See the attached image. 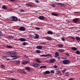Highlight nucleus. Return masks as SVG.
<instances>
[{
  "label": "nucleus",
  "instance_id": "obj_1",
  "mask_svg": "<svg viewBox=\"0 0 80 80\" xmlns=\"http://www.w3.org/2000/svg\"><path fill=\"white\" fill-rule=\"evenodd\" d=\"M9 19L11 21H18V18H17V17H15V16H12L9 18Z\"/></svg>",
  "mask_w": 80,
  "mask_h": 80
},
{
  "label": "nucleus",
  "instance_id": "obj_2",
  "mask_svg": "<svg viewBox=\"0 0 80 80\" xmlns=\"http://www.w3.org/2000/svg\"><path fill=\"white\" fill-rule=\"evenodd\" d=\"M16 54H17V53L14 52H8L6 54L8 56L12 54H13L14 55Z\"/></svg>",
  "mask_w": 80,
  "mask_h": 80
},
{
  "label": "nucleus",
  "instance_id": "obj_3",
  "mask_svg": "<svg viewBox=\"0 0 80 80\" xmlns=\"http://www.w3.org/2000/svg\"><path fill=\"white\" fill-rule=\"evenodd\" d=\"M70 62L68 60H65L62 61V63L65 65H67L70 63Z\"/></svg>",
  "mask_w": 80,
  "mask_h": 80
},
{
  "label": "nucleus",
  "instance_id": "obj_4",
  "mask_svg": "<svg viewBox=\"0 0 80 80\" xmlns=\"http://www.w3.org/2000/svg\"><path fill=\"white\" fill-rule=\"evenodd\" d=\"M26 29L24 27H23V26H21L20 27L19 29V30L20 31H25Z\"/></svg>",
  "mask_w": 80,
  "mask_h": 80
},
{
  "label": "nucleus",
  "instance_id": "obj_5",
  "mask_svg": "<svg viewBox=\"0 0 80 80\" xmlns=\"http://www.w3.org/2000/svg\"><path fill=\"white\" fill-rule=\"evenodd\" d=\"M32 65L33 67H38L40 66V65L39 64L35 63H33L32 64Z\"/></svg>",
  "mask_w": 80,
  "mask_h": 80
},
{
  "label": "nucleus",
  "instance_id": "obj_6",
  "mask_svg": "<svg viewBox=\"0 0 80 80\" xmlns=\"http://www.w3.org/2000/svg\"><path fill=\"white\" fill-rule=\"evenodd\" d=\"M79 19V18H75V19H73L72 21L74 23H76L78 22Z\"/></svg>",
  "mask_w": 80,
  "mask_h": 80
},
{
  "label": "nucleus",
  "instance_id": "obj_7",
  "mask_svg": "<svg viewBox=\"0 0 80 80\" xmlns=\"http://www.w3.org/2000/svg\"><path fill=\"white\" fill-rule=\"evenodd\" d=\"M55 3L57 5H60L62 7H65V4H64V3H58V2H55Z\"/></svg>",
  "mask_w": 80,
  "mask_h": 80
},
{
  "label": "nucleus",
  "instance_id": "obj_8",
  "mask_svg": "<svg viewBox=\"0 0 80 80\" xmlns=\"http://www.w3.org/2000/svg\"><path fill=\"white\" fill-rule=\"evenodd\" d=\"M38 18L40 20H43L45 19V18L44 16H39Z\"/></svg>",
  "mask_w": 80,
  "mask_h": 80
},
{
  "label": "nucleus",
  "instance_id": "obj_9",
  "mask_svg": "<svg viewBox=\"0 0 80 80\" xmlns=\"http://www.w3.org/2000/svg\"><path fill=\"white\" fill-rule=\"evenodd\" d=\"M49 56H52V55L50 54H48V55H41L40 56L41 57H49Z\"/></svg>",
  "mask_w": 80,
  "mask_h": 80
},
{
  "label": "nucleus",
  "instance_id": "obj_10",
  "mask_svg": "<svg viewBox=\"0 0 80 80\" xmlns=\"http://www.w3.org/2000/svg\"><path fill=\"white\" fill-rule=\"evenodd\" d=\"M56 61V60L54 59H51L50 60V61H49V62L51 63H53L54 62H55Z\"/></svg>",
  "mask_w": 80,
  "mask_h": 80
},
{
  "label": "nucleus",
  "instance_id": "obj_11",
  "mask_svg": "<svg viewBox=\"0 0 80 80\" xmlns=\"http://www.w3.org/2000/svg\"><path fill=\"white\" fill-rule=\"evenodd\" d=\"M59 56V54L58 52H56L55 53V55H54V57L56 58H57Z\"/></svg>",
  "mask_w": 80,
  "mask_h": 80
},
{
  "label": "nucleus",
  "instance_id": "obj_12",
  "mask_svg": "<svg viewBox=\"0 0 80 80\" xmlns=\"http://www.w3.org/2000/svg\"><path fill=\"white\" fill-rule=\"evenodd\" d=\"M50 73V72L48 71H47L44 72V75H46L47 74H49Z\"/></svg>",
  "mask_w": 80,
  "mask_h": 80
},
{
  "label": "nucleus",
  "instance_id": "obj_13",
  "mask_svg": "<svg viewBox=\"0 0 80 80\" xmlns=\"http://www.w3.org/2000/svg\"><path fill=\"white\" fill-rule=\"evenodd\" d=\"M19 41H20L21 42H24L26 41V39L23 38H21L19 39Z\"/></svg>",
  "mask_w": 80,
  "mask_h": 80
},
{
  "label": "nucleus",
  "instance_id": "obj_14",
  "mask_svg": "<svg viewBox=\"0 0 80 80\" xmlns=\"http://www.w3.org/2000/svg\"><path fill=\"white\" fill-rule=\"evenodd\" d=\"M47 33L48 34L52 35L53 34V32L51 31H48Z\"/></svg>",
  "mask_w": 80,
  "mask_h": 80
},
{
  "label": "nucleus",
  "instance_id": "obj_15",
  "mask_svg": "<svg viewBox=\"0 0 80 80\" xmlns=\"http://www.w3.org/2000/svg\"><path fill=\"white\" fill-rule=\"evenodd\" d=\"M31 68H30L29 67H26L25 68V69L26 70H28V71H30L31 70Z\"/></svg>",
  "mask_w": 80,
  "mask_h": 80
},
{
  "label": "nucleus",
  "instance_id": "obj_16",
  "mask_svg": "<svg viewBox=\"0 0 80 80\" xmlns=\"http://www.w3.org/2000/svg\"><path fill=\"white\" fill-rule=\"evenodd\" d=\"M71 49L72 50L74 51H76L78 50V49L77 48L75 47H72V48H71Z\"/></svg>",
  "mask_w": 80,
  "mask_h": 80
},
{
  "label": "nucleus",
  "instance_id": "obj_17",
  "mask_svg": "<svg viewBox=\"0 0 80 80\" xmlns=\"http://www.w3.org/2000/svg\"><path fill=\"white\" fill-rule=\"evenodd\" d=\"M36 61L38 63H41L42 62L40 61L38 58H37L36 60Z\"/></svg>",
  "mask_w": 80,
  "mask_h": 80
},
{
  "label": "nucleus",
  "instance_id": "obj_18",
  "mask_svg": "<svg viewBox=\"0 0 80 80\" xmlns=\"http://www.w3.org/2000/svg\"><path fill=\"white\" fill-rule=\"evenodd\" d=\"M42 48V46H38L37 47V48L39 49H41Z\"/></svg>",
  "mask_w": 80,
  "mask_h": 80
},
{
  "label": "nucleus",
  "instance_id": "obj_19",
  "mask_svg": "<svg viewBox=\"0 0 80 80\" xmlns=\"http://www.w3.org/2000/svg\"><path fill=\"white\" fill-rule=\"evenodd\" d=\"M75 53L77 54V55H80V52L79 50H77L75 52Z\"/></svg>",
  "mask_w": 80,
  "mask_h": 80
},
{
  "label": "nucleus",
  "instance_id": "obj_20",
  "mask_svg": "<svg viewBox=\"0 0 80 80\" xmlns=\"http://www.w3.org/2000/svg\"><path fill=\"white\" fill-rule=\"evenodd\" d=\"M65 51L63 50V49H58V52H64Z\"/></svg>",
  "mask_w": 80,
  "mask_h": 80
},
{
  "label": "nucleus",
  "instance_id": "obj_21",
  "mask_svg": "<svg viewBox=\"0 0 80 80\" xmlns=\"http://www.w3.org/2000/svg\"><path fill=\"white\" fill-rule=\"evenodd\" d=\"M75 39L78 41H80V38L79 37H76Z\"/></svg>",
  "mask_w": 80,
  "mask_h": 80
},
{
  "label": "nucleus",
  "instance_id": "obj_22",
  "mask_svg": "<svg viewBox=\"0 0 80 80\" xmlns=\"http://www.w3.org/2000/svg\"><path fill=\"white\" fill-rule=\"evenodd\" d=\"M51 14L54 16H58V14H55V13H53L52 12L51 13Z\"/></svg>",
  "mask_w": 80,
  "mask_h": 80
},
{
  "label": "nucleus",
  "instance_id": "obj_23",
  "mask_svg": "<svg viewBox=\"0 0 80 80\" xmlns=\"http://www.w3.org/2000/svg\"><path fill=\"white\" fill-rule=\"evenodd\" d=\"M58 47L61 48H62L63 47V45L62 44H59L58 45Z\"/></svg>",
  "mask_w": 80,
  "mask_h": 80
},
{
  "label": "nucleus",
  "instance_id": "obj_24",
  "mask_svg": "<svg viewBox=\"0 0 80 80\" xmlns=\"http://www.w3.org/2000/svg\"><path fill=\"white\" fill-rule=\"evenodd\" d=\"M35 34L36 35L35 37V39H38L39 38V36L38 35V34Z\"/></svg>",
  "mask_w": 80,
  "mask_h": 80
},
{
  "label": "nucleus",
  "instance_id": "obj_25",
  "mask_svg": "<svg viewBox=\"0 0 80 80\" xmlns=\"http://www.w3.org/2000/svg\"><path fill=\"white\" fill-rule=\"evenodd\" d=\"M28 63H29V62L28 61H26L25 62H22V63L23 64L26 65Z\"/></svg>",
  "mask_w": 80,
  "mask_h": 80
},
{
  "label": "nucleus",
  "instance_id": "obj_26",
  "mask_svg": "<svg viewBox=\"0 0 80 80\" xmlns=\"http://www.w3.org/2000/svg\"><path fill=\"white\" fill-rule=\"evenodd\" d=\"M2 8L4 9H7V8L5 5H3L2 7Z\"/></svg>",
  "mask_w": 80,
  "mask_h": 80
},
{
  "label": "nucleus",
  "instance_id": "obj_27",
  "mask_svg": "<svg viewBox=\"0 0 80 80\" xmlns=\"http://www.w3.org/2000/svg\"><path fill=\"white\" fill-rule=\"evenodd\" d=\"M47 68V67L45 66H42L40 67V68L41 69L42 68Z\"/></svg>",
  "mask_w": 80,
  "mask_h": 80
},
{
  "label": "nucleus",
  "instance_id": "obj_28",
  "mask_svg": "<svg viewBox=\"0 0 80 80\" xmlns=\"http://www.w3.org/2000/svg\"><path fill=\"white\" fill-rule=\"evenodd\" d=\"M7 47L9 48H12V47L11 46H7Z\"/></svg>",
  "mask_w": 80,
  "mask_h": 80
},
{
  "label": "nucleus",
  "instance_id": "obj_29",
  "mask_svg": "<svg viewBox=\"0 0 80 80\" xmlns=\"http://www.w3.org/2000/svg\"><path fill=\"white\" fill-rule=\"evenodd\" d=\"M48 38H46V39H47V40H51V38H50V37H47Z\"/></svg>",
  "mask_w": 80,
  "mask_h": 80
},
{
  "label": "nucleus",
  "instance_id": "obj_30",
  "mask_svg": "<svg viewBox=\"0 0 80 80\" xmlns=\"http://www.w3.org/2000/svg\"><path fill=\"white\" fill-rule=\"evenodd\" d=\"M70 38L72 39V40H73V41H74L75 40V38H73V37H72V36H69Z\"/></svg>",
  "mask_w": 80,
  "mask_h": 80
},
{
  "label": "nucleus",
  "instance_id": "obj_31",
  "mask_svg": "<svg viewBox=\"0 0 80 80\" xmlns=\"http://www.w3.org/2000/svg\"><path fill=\"white\" fill-rule=\"evenodd\" d=\"M36 53H41V51L40 50H36Z\"/></svg>",
  "mask_w": 80,
  "mask_h": 80
},
{
  "label": "nucleus",
  "instance_id": "obj_32",
  "mask_svg": "<svg viewBox=\"0 0 80 80\" xmlns=\"http://www.w3.org/2000/svg\"><path fill=\"white\" fill-rule=\"evenodd\" d=\"M27 43L26 42H24L22 43V45L23 46H26L27 45Z\"/></svg>",
  "mask_w": 80,
  "mask_h": 80
},
{
  "label": "nucleus",
  "instance_id": "obj_33",
  "mask_svg": "<svg viewBox=\"0 0 80 80\" xmlns=\"http://www.w3.org/2000/svg\"><path fill=\"white\" fill-rule=\"evenodd\" d=\"M65 75L66 76H69V73H68V72H67L66 73Z\"/></svg>",
  "mask_w": 80,
  "mask_h": 80
},
{
  "label": "nucleus",
  "instance_id": "obj_34",
  "mask_svg": "<svg viewBox=\"0 0 80 80\" xmlns=\"http://www.w3.org/2000/svg\"><path fill=\"white\" fill-rule=\"evenodd\" d=\"M21 71H22L24 73L26 74V72H25V70L24 69H23Z\"/></svg>",
  "mask_w": 80,
  "mask_h": 80
},
{
  "label": "nucleus",
  "instance_id": "obj_35",
  "mask_svg": "<svg viewBox=\"0 0 80 80\" xmlns=\"http://www.w3.org/2000/svg\"><path fill=\"white\" fill-rule=\"evenodd\" d=\"M9 39H13V36H9Z\"/></svg>",
  "mask_w": 80,
  "mask_h": 80
},
{
  "label": "nucleus",
  "instance_id": "obj_36",
  "mask_svg": "<svg viewBox=\"0 0 80 80\" xmlns=\"http://www.w3.org/2000/svg\"><path fill=\"white\" fill-rule=\"evenodd\" d=\"M1 67L2 68H5V66L3 65H1Z\"/></svg>",
  "mask_w": 80,
  "mask_h": 80
},
{
  "label": "nucleus",
  "instance_id": "obj_37",
  "mask_svg": "<svg viewBox=\"0 0 80 80\" xmlns=\"http://www.w3.org/2000/svg\"><path fill=\"white\" fill-rule=\"evenodd\" d=\"M18 58V57L16 56V57H15L14 58H12V60L16 59H17Z\"/></svg>",
  "mask_w": 80,
  "mask_h": 80
},
{
  "label": "nucleus",
  "instance_id": "obj_38",
  "mask_svg": "<svg viewBox=\"0 0 80 80\" xmlns=\"http://www.w3.org/2000/svg\"><path fill=\"white\" fill-rule=\"evenodd\" d=\"M35 2L36 3H39V0H35Z\"/></svg>",
  "mask_w": 80,
  "mask_h": 80
},
{
  "label": "nucleus",
  "instance_id": "obj_39",
  "mask_svg": "<svg viewBox=\"0 0 80 80\" xmlns=\"http://www.w3.org/2000/svg\"><path fill=\"white\" fill-rule=\"evenodd\" d=\"M26 6H27L28 7H30V6H31L30 4H28V3H26Z\"/></svg>",
  "mask_w": 80,
  "mask_h": 80
},
{
  "label": "nucleus",
  "instance_id": "obj_40",
  "mask_svg": "<svg viewBox=\"0 0 80 80\" xmlns=\"http://www.w3.org/2000/svg\"><path fill=\"white\" fill-rule=\"evenodd\" d=\"M35 29L36 30H39L40 29V28H38V27H36Z\"/></svg>",
  "mask_w": 80,
  "mask_h": 80
},
{
  "label": "nucleus",
  "instance_id": "obj_41",
  "mask_svg": "<svg viewBox=\"0 0 80 80\" xmlns=\"http://www.w3.org/2000/svg\"><path fill=\"white\" fill-rule=\"evenodd\" d=\"M62 40L63 41H65V40L64 38H62Z\"/></svg>",
  "mask_w": 80,
  "mask_h": 80
},
{
  "label": "nucleus",
  "instance_id": "obj_42",
  "mask_svg": "<svg viewBox=\"0 0 80 80\" xmlns=\"http://www.w3.org/2000/svg\"><path fill=\"white\" fill-rule=\"evenodd\" d=\"M51 6H52V7L53 8L55 7V6L54 4H51Z\"/></svg>",
  "mask_w": 80,
  "mask_h": 80
},
{
  "label": "nucleus",
  "instance_id": "obj_43",
  "mask_svg": "<svg viewBox=\"0 0 80 80\" xmlns=\"http://www.w3.org/2000/svg\"><path fill=\"white\" fill-rule=\"evenodd\" d=\"M56 72H57L58 73H61V71L59 70L57 71H56Z\"/></svg>",
  "mask_w": 80,
  "mask_h": 80
},
{
  "label": "nucleus",
  "instance_id": "obj_44",
  "mask_svg": "<svg viewBox=\"0 0 80 80\" xmlns=\"http://www.w3.org/2000/svg\"><path fill=\"white\" fill-rule=\"evenodd\" d=\"M3 58H7V57L5 55L4 56H3Z\"/></svg>",
  "mask_w": 80,
  "mask_h": 80
},
{
  "label": "nucleus",
  "instance_id": "obj_45",
  "mask_svg": "<svg viewBox=\"0 0 80 80\" xmlns=\"http://www.w3.org/2000/svg\"><path fill=\"white\" fill-rule=\"evenodd\" d=\"M51 73L54 74L55 73L53 71L51 70Z\"/></svg>",
  "mask_w": 80,
  "mask_h": 80
},
{
  "label": "nucleus",
  "instance_id": "obj_46",
  "mask_svg": "<svg viewBox=\"0 0 80 80\" xmlns=\"http://www.w3.org/2000/svg\"><path fill=\"white\" fill-rule=\"evenodd\" d=\"M58 68V67L57 66V65H54V68Z\"/></svg>",
  "mask_w": 80,
  "mask_h": 80
},
{
  "label": "nucleus",
  "instance_id": "obj_47",
  "mask_svg": "<svg viewBox=\"0 0 80 80\" xmlns=\"http://www.w3.org/2000/svg\"><path fill=\"white\" fill-rule=\"evenodd\" d=\"M21 12H24V11L23 10L20 9Z\"/></svg>",
  "mask_w": 80,
  "mask_h": 80
},
{
  "label": "nucleus",
  "instance_id": "obj_48",
  "mask_svg": "<svg viewBox=\"0 0 80 80\" xmlns=\"http://www.w3.org/2000/svg\"><path fill=\"white\" fill-rule=\"evenodd\" d=\"M79 11H78V12H74V13H79Z\"/></svg>",
  "mask_w": 80,
  "mask_h": 80
},
{
  "label": "nucleus",
  "instance_id": "obj_49",
  "mask_svg": "<svg viewBox=\"0 0 80 80\" xmlns=\"http://www.w3.org/2000/svg\"><path fill=\"white\" fill-rule=\"evenodd\" d=\"M65 54L66 55H67V56H70L69 54L68 53H65Z\"/></svg>",
  "mask_w": 80,
  "mask_h": 80
},
{
  "label": "nucleus",
  "instance_id": "obj_50",
  "mask_svg": "<svg viewBox=\"0 0 80 80\" xmlns=\"http://www.w3.org/2000/svg\"><path fill=\"white\" fill-rule=\"evenodd\" d=\"M65 71H66L65 70H62V72L63 73H64Z\"/></svg>",
  "mask_w": 80,
  "mask_h": 80
},
{
  "label": "nucleus",
  "instance_id": "obj_51",
  "mask_svg": "<svg viewBox=\"0 0 80 80\" xmlns=\"http://www.w3.org/2000/svg\"><path fill=\"white\" fill-rule=\"evenodd\" d=\"M68 80H73V79L72 78H70V79H69Z\"/></svg>",
  "mask_w": 80,
  "mask_h": 80
},
{
  "label": "nucleus",
  "instance_id": "obj_52",
  "mask_svg": "<svg viewBox=\"0 0 80 80\" xmlns=\"http://www.w3.org/2000/svg\"><path fill=\"white\" fill-rule=\"evenodd\" d=\"M9 0L12 2H14L15 1V0Z\"/></svg>",
  "mask_w": 80,
  "mask_h": 80
},
{
  "label": "nucleus",
  "instance_id": "obj_53",
  "mask_svg": "<svg viewBox=\"0 0 80 80\" xmlns=\"http://www.w3.org/2000/svg\"><path fill=\"white\" fill-rule=\"evenodd\" d=\"M17 57L16 56H12V58H15V57Z\"/></svg>",
  "mask_w": 80,
  "mask_h": 80
},
{
  "label": "nucleus",
  "instance_id": "obj_54",
  "mask_svg": "<svg viewBox=\"0 0 80 80\" xmlns=\"http://www.w3.org/2000/svg\"><path fill=\"white\" fill-rule=\"evenodd\" d=\"M17 63H18V64H19L20 63V62H19V61H17Z\"/></svg>",
  "mask_w": 80,
  "mask_h": 80
},
{
  "label": "nucleus",
  "instance_id": "obj_55",
  "mask_svg": "<svg viewBox=\"0 0 80 80\" xmlns=\"http://www.w3.org/2000/svg\"><path fill=\"white\" fill-rule=\"evenodd\" d=\"M58 60H60V57L58 58Z\"/></svg>",
  "mask_w": 80,
  "mask_h": 80
},
{
  "label": "nucleus",
  "instance_id": "obj_56",
  "mask_svg": "<svg viewBox=\"0 0 80 80\" xmlns=\"http://www.w3.org/2000/svg\"><path fill=\"white\" fill-rule=\"evenodd\" d=\"M74 28L73 27H72V28H70V29H73Z\"/></svg>",
  "mask_w": 80,
  "mask_h": 80
},
{
  "label": "nucleus",
  "instance_id": "obj_57",
  "mask_svg": "<svg viewBox=\"0 0 80 80\" xmlns=\"http://www.w3.org/2000/svg\"><path fill=\"white\" fill-rule=\"evenodd\" d=\"M67 22H70V21H69V20H67Z\"/></svg>",
  "mask_w": 80,
  "mask_h": 80
},
{
  "label": "nucleus",
  "instance_id": "obj_58",
  "mask_svg": "<svg viewBox=\"0 0 80 80\" xmlns=\"http://www.w3.org/2000/svg\"><path fill=\"white\" fill-rule=\"evenodd\" d=\"M11 80H16V79H15L12 78V79H11Z\"/></svg>",
  "mask_w": 80,
  "mask_h": 80
},
{
  "label": "nucleus",
  "instance_id": "obj_59",
  "mask_svg": "<svg viewBox=\"0 0 80 80\" xmlns=\"http://www.w3.org/2000/svg\"><path fill=\"white\" fill-rule=\"evenodd\" d=\"M10 59H9V58H6V60H9Z\"/></svg>",
  "mask_w": 80,
  "mask_h": 80
},
{
  "label": "nucleus",
  "instance_id": "obj_60",
  "mask_svg": "<svg viewBox=\"0 0 80 80\" xmlns=\"http://www.w3.org/2000/svg\"><path fill=\"white\" fill-rule=\"evenodd\" d=\"M0 34H2V32H1V31H0Z\"/></svg>",
  "mask_w": 80,
  "mask_h": 80
},
{
  "label": "nucleus",
  "instance_id": "obj_61",
  "mask_svg": "<svg viewBox=\"0 0 80 80\" xmlns=\"http://www.w3.org/2000/svg\"><path fill=\"white\" fill-rule=\"evenodd\" d=\"M9 36H8V37H7V38H9Z\"/></svg>",
  "mask_w": 80,
  "mask_h": 80
},
{
  "label": "nucleus",
  "instance_id": "obj_62",
  "mask_svg": "<svg viewBox=\"0 0 80 80\" xmlns=\"http://www.w3.org/2000/svg\"><path fill=\"white\" fill-rule=\"evenodd\" d=\"M20 19H18V21L20 22Z\"/></svg>",
  "mask_w": 80,
  "mask_h": 80
},
{
  "label": "nucleus",
  "instance_id": "obj_63",
  "mask_svg": "<svg viewBox=\"0 0 80 80\" xmlns=\"http://www.w3.org/2000/svg\"><path fill=\"white\" fill-rule=\"evenodd\" d=\"M80 32V30H79V31H78V32Z\"/></svg>",
  "mask_w": 80,
  "mask_h": 80
},
{
  "label": "nucleus",
  "instance_id": "obj_64",
  "mask_svg": "<svg viewBox=\"0 0 80 80\" xmlns=\"http://www.w3.org/2000/svg\"><path fill=\"white\" fill-rule=\"evenodd\" d=\"M62 75V74H61L60 75L61 76Z\"/></svg>",
  "mask_w": 80,
  "mask_h": 80
}]
</instances>
